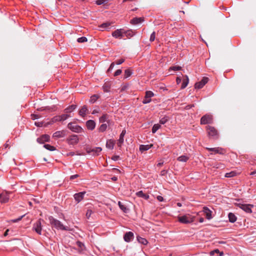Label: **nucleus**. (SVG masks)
I'll return each instance as SVG.
<instances>
[{"label": "nucleus", "mask_w": 256, "mask_h": 256, "mask_svg": "<svg viewBox=\"0 0 256 256\" xmlns=\"http://www.w3.org/2000/svg\"><path fill=\"white\" fill-rule=\"evenodd\" d=\"M49 220L50 224L55 228L62 230H68V227L64 226L60 221L54 218L53 217L50 216Z\"/></svg>", "instance_id": "nucleus-1"}, {"label": "nucleus", "mask_w": 256, "mask_h": 256, "mask_svg": "<svg viewBox=\"0 0 256 256\" xmlns=\"http://www.w3.org/2000/svg\"><path fill=\"white\" fill-rule=\"evenodd\" d=\"M208 135L214 140H216L218 138V130L212 126H206Z\"/></svg>", "instance_id": "nucleus-2"}, {"label": "nucleus", "mask_w": 256, "mask_h": 256, "mask_svg": "<svg viewBox=\"0 0 256 256\" xmlns=\"http://www.w3.org/2000/svg\"><path fill=\"white\" fill-rule=\"evenodd\" d=\"M178 221L182 224H190L194 222V217L190 214L184 215L178 217Z\"/></svg>", "instance_id": "nucleus-3"}, {"label": "nucleus", "mask_w": 256, "mask_h": 256, "mask_svg": "<svg viewBox=\"0 0 256 256\" xmlns=\"http://www.w3.org/2000/svg\"><path fill=\"white\" fill-rule=\"evenodd\" d=\"M212 123V116L210 114H206L200 119L201 124H206Z\"/></svg>", "instance_id": "nucleus-4"}, {"label": "nucleus", "mask_w": 256, "mask_h": 256, "mask_svg": "<svg viewBox=\"0 0 256 256\" xmlns=\"http://www.w3.org/2000/svg\"><path fill=\"white\" fill-rule=\"evenodd\" d=\"M11 192H3L0 194V202L2 203H6L8 202L10 199V194Z\"/></svg>", "instance_id": "nucleus-5"}, {"label": "nucleus", "mask_w": 256, "mask_h": 256, "mask_svg": "<svg viewBox=\"0 0 256 256\" xmlns=\"http://www.w3.org/2000/svg\"><path fill=\"white\" fill-rule=\"evenodd\" d=\"M41 221L42 220L39 219L38 221L36 222V223L34 224L32 228L33 230H34L36 231V232L39 234H41V232L42 230V224Z\"/></svg>", "instance_id": "nucleus-6"}, {"label": "nucleus", "mask_w": 256, "mask_h": 256, "mask_svg": "<svg viewBox=\"0 0 256 256\" xmlns=\"http://www.w3.org/2000/svg\"><path fill=\"white\" fill-rule=\"evenodd\" d=\"M66 142L69 144L75 145L78 142L79 139L78 136L72 135L66 139Z\"/></svg>", "instance_id": "nucleus-7"}, {"label": "nucleus", "mask_w": 256, "mask_h": 256, "mask_svg": "<svg viewBox=\"0 0 256 256\" xmlns=\"http://www.w3.org/2000/svg\"><path fill=\"white\" fill-rule=\"evenodd\" d=\"M238 206L240 208L248 213H251L252 212L251 210V208L253 207V205L252 204H238Z\"/></svg>", "instance_id": "nucleus-8"}, {"label": "nucleus", "mask_w": 256, "mask_h": 256, "mask_svg": "<svg viewBox=\"0 0 256 256\" xmlns=\"http://www.w3.org/2000/svg\"><path fill=\"white\" fill-rule=\"evenodd\" d=\"M208 80V78L207 77H204L201 81L196 83L194 86L196 88L200 89L202 88Z\"/></svg>", "instance_id": "nucleus-9"}, {"label": "nucleus", "mask_w": 256, "mask_h": 256, "mask_svg": "<svg viewBox=\"0 0 256 256\" xmlns=\"http://www.w3.org/2000/svg\"><path fill=\"white\" fill-rule=\"evenodd\" d=\"M68 128L72 131L76 132H82V128L80 126L75 125L74 124L70 122L68 125Z\"/></svg>", "instance_id": "nucleus-10"}, {"label": "nucleus", "mask_w": 256, "mask_h": 256, "mask_svg": "<svg viewBox=\"0 0 256 256\" xmlns=\"http://www.w3.org/2000/svg\"><path fill=\"white\" fill-rule=\"evenodd\" d=\"M112 36L117 38H122L124 37V30L123 29L117 30L112 32Z\"/></svg>", "instance_id": "nucleus-11"}, {"label": "nucleus", "mask_w": 256, "mask_h": 256, "mask_svg": "<svg viewBox=\"0 0 256 256\" xmlns=\"http://www.w3.org/2000/svg\"><path fill=\"white\" fill-rule=\"evenodd\" d=\"M206 149L210 152H212V154H224V150L222 148H207Z\"/></svg>", "instance_id": "nucleus-12"}, {"label": "nucleus", "mask_w": 256, "mask_h": 256, "mask_svg": "<svg viewBox=\"0 0 256 256\" xmlns=\"http://www.w3.org/2000/svg\"><path fill=\"white\" fill-rule=\"evenodd\" d=\"M102 149L100 147L95 148L92 149L88 148H87L86 149L87 153L90 154L91 152H92L94 154L96 155V156L98 155V154L102 151Z\"/></svg>", "instance_id": "nucleus-13"}, {"label": "nucleus", "mask_w": 256, "mask_h": 256, "mask_svg": "<svg viewBox=\"0 0 256 256\" xmlns=\"http://www.w3.org/2000/svg\"><path fill=\"white\" fill-rule=\"evenodd\" d=\"M85 194L86 192H83L74 194V200L77 202V203L80 202L84 198Z\"/></svg>", "instance_id": "nucleus-14"}, {"label": "nucleus", "mask_w": 256, "mask_h": 256, "mask_svg": "<svg viewBox=\"0 0 256 256\" xmlns=\"http://www.w3.org/2000/svg\"><path fill=\"white\" fill-rule=\"evenodd\" d=\"M134 238V234L131 232H126L124 236V240L126 242H130L131 241V240Z\"/></svg>", "instance_id": "nucleus-15"}, {"label": "nucleus", "mask_w": 256, "mask_h": 256, "mask_svg": "<svg viewBox=\"0 0 256 256\" xmlns=\"http://www.w3.org/2000/svg\"><path fill=\"white\" fill-rule=\"evenodd\" d=\"M87 128L90 130H93L96 127V123L92 120H88L86 122Z\"/></svg>", "instance_id": "nucleus-16"}, {"label": "nucleus", "mask_w": 256, "mask_h": 256, "mask_svg": "<svg viewBox=\"0 0 256 256\" xmlns=\"http://www.w3.org/2000/svg\"><path fill=\"white\" fill-rule=\"evenodd\" d=\"M126 134V130H124L122 131V133L120 134L119 140H118V147H120L122 146V144L124 142V138Z\"/></svg>", "instance_id": "nucleus-17"}, {"label": "nucleus", "mask_w": 256, "mask_h": 256, "mask_svg": "<svg viewBox=\"0 0 256 256\" xmlns=\"http://www.w3.org/2000/svg\"><path fill=\"white\" fill-rule=\"evenodd\" d=\"M144 20L143 18H134L131 20L130 23L132 24H137L142 22Z\"/></svg>", "instance_id": "nucleus-18"}, {"label": "nucleus", "mask_w": 256, "mask_h": 256, "mask_svg": "<svg viewBox=\"0 0 256 256\" xmlns=\"http://www.w3.org/2000/svg\"><path fill=\"white\" fill-rule=\"evenodd\" d=\"M66 135V132L64 130L57 131L53 134V137L56 138H62Z\"/></svg>", "instance_id": "nucleus-19"}, {"label": "nucleus", "mask_w": 256, "mask_h": 256, "mask_svg": "<svg viewBox=\"0 0 256 256\" xmlns=\"http://www.w3.org/2000/svg\"><path fill=\"white\" fill-rule=\"evenodd\" d=\"M204 212L206 214V216L207 219L210 220L212 218V211L210 210L207 207L204 208Z\"/></svg>", "instance_id": "nucleus-20"}, {"label": "nucleus", "mask_w": 256, "mask_h": 256, "mask_svg": "<svg viewBox=\"0 0 256 256\" xmlns=\"http://www.w3.org/2000/svg\"><path fill=\"white\" fill-rule=\"evenodd\" d=\"M50 140V136L46 134L42 136L38 139V141L44 143L45 142H48Z\"/></svg>", "instance_id": "nucleus-21"}, {"label": "nucleus", "mask_w": 256, "mask_h": 256, "mask_svg": "<svg viewBox=\"0 0 256 256\" xmlns=\"http://www.w3.org/2000/svg\"><path fill=\"white\" fill-rule=\"evenodd\" d=\"M153 146L152 144H147V145H140V150L141 152L146 151L148 150H149L150 148H151Z\"/></svg>", "instance_id": "nucleus-22"}, {"label": "nucleus", "mask_w": 256, "mask_h": 256, "mask_svg": "<svg viewBox=\"0 0 256 256\" xmlns=\"http://www.w3.org/2000/svg\"><path fill=\"white\" fill-rule=\"evenodd\" d=\"M88 110L86 106H82V108L79 110V114L82 117H84L86 114Z\"/></svg>", "instance_id": "nucleus-23"}, {"label": "nucleus", "mask_w": 256, "mask_h": 256, "mask_svg": "<svg viewBox=\"0 0 256 256\" xmlns=\"http://www.w3.org/2000/svg\"><path fill=\"white\" fill-rule=\"evenodd\" d=\"M100 96V94H94L92 96H91L90 100V102L93 104L98 99Z\"/></svg>", "instance_id": "nucleus-24"}, {"label": "nucleus", "mask_w": 256, "mask_h": 256, "mask_svg": "<svg viewBox=\"0 0 256 256\" xmlns=\"http://www.w3.org/2000/svg\"><path fill=\"white\" fill-rule=\"evenodd\" d=\"M114 141L112 140H109L107 141L106 144V146L107 148L112 150L114 148Z\"/></svg>", "instance_id": "nucleus-25"}, {"label": "nucleus", "mask_w": 256, "mask_h": 256, "mask_svg": "<svg viewBox=\"0 0 256 256\" xmlns=\"http://www.w3.org/2000/svg\"><path fill=\"white\" fill-rule=\"evenodd\" d=\"M189 159V157L186 155L181 156L178 158L177 160L181 162H186Z\"/></svg>", "instance_id": "nucleus-26"}, {"label": "nucleus", "mask_w": 256, "mask_h": 256, "mask_svg": "<svg viewBox=\"0 0 256 256\" xmlns=\"http://www.w3.org/2000/svg\"><path fill=\"white\" fill-rule=\"evenodd\" d=\"M136 194L140 198H143L146 200H148L149 198V196L144 194L142 191H139L136 193Z\"/></svg>", "instance_id": "nucleus-27"}, {"label": "nucleus", "mask_w": 256, "mask_h": 256, "mask_svg": "<svg viewBox=\"0 0 256 256\" xmlns=\"http://www.w3.org/2000/svg\"><path fill=\"white\" fill-rule=\"evenodd\" d=\"M228 217L230 222H234L236 220V217L234 214H232V212L229 213V214L228 215Z\"/></svg>", "instance_id": "nucleus-28"}, {"label": "nucleus", "mask_w": 256, "mask_h": 256, "mask_svg": "<svg viewBox=\"0 0 256 256\" xmlns=\"http://www.w3.org/2000/svg\"><path fill=\"white\" fill-rule=\"evenodd\" d=\"M76 107V105L72 104V105L68 107L67 108H66L64 110V112L66 113L70 112L72 111H73L74 110H75Z\"/></svg>", "instance_id": "nucleus-29"}, {"label": "nucleus", "mask_w": 256, "mask_h": 256, "mask_svg": "<svg viewBox=\"0 0 256 256\" xmlns=\"http://www.w3.org/2000/svg\"><path fill=\"white\" fill-rule=\"evenodd\" d=\"M137 240H138V242L142 244H144V245H146L148 244V241L146 239V238H142L140 236H138L137 237Z\"/></svg>", "instance_id": "nucleus-30"}, {"label": "nucleus", "mask_w": 256, "mask_h": 256, "mask_svg": "<svg viewBox=\"0 0 256 256\" xmlns=\"http://www.w3.org/2000/svg\"><path fill=\"white\" fill-rule=\"evenodd\" d=\"M110 88V86L109 83H105L102 86V90L104 92H108Z\"/></svg>", "instance_id": "nucleus-31"}, {"label": "nucleus", "mask_w": 256, "mask_h": 256, "mask_svg": "<svg viewBox=\"0 0 256 256\" xmlns=\"http://www.w3.org/2000/svg\"><path fill=\"white\" fill-rule=\"evenodd\" d=\"M108 116L107 114H104L100 118V122H108Z\"/></svg>", "instance_id": "nucleus-32"}, {"label": "nucleus", "mask_w": 256, "mask_h": 256, "mask_svg": "<svg viewBox=\"0 0 256 256\" xmlns=\"http://www.w3.org/2000/svg\"><path fill=\"white\" fill-rule=\"evenodd\" d=\"M236 175V172L234 171H232L230 172H227L225 174V176L226 178H232Z\"/></svg>", "instance_id": "nucleus-33"}, {"label": "nucleus", "mask_w": 256, "mask_h": 256, "mask_svg": "<svg viewBox=\"0 0 256 256\" xmlns=\"http://www.w3.org/2000/svg\"><path fill=\"white\" fill-rule=\"evenodd\" d=\"M215 254H220V256H222L224 252H220L218 249H216L210 252V256H214Z\"/></svg>", "instance_id": "nucleus-34"}, {"label": "nucleus", "mask_w": 256, "mask_h": 256, "mask_svg": "<svg viewBox=\"0 0 256 256\" xmlns=\"http://www.w3.org/2000/svg\"><path fill=\"white\" fill-rule=\"evenodd\" d=\"M110 24L108 22H104L100 26H99L100 28H102L103 30L107 29L110 26Z\"/></svg>", "instance_id": "nucleus-35"}, {"label": "nucleus", "mask_w": 256, "mask_h": 256, "mask_svg": "<svg viewBox=\"0 0 256 256\" xmlns=\"http://www.w3.org/2000/svg\"><path fill=\"white\" fill-rule=\"evenodd\" d=\"M118 204L120 206V208L124 212H126L128 211V208L126 207L124 205L122 204V203L120 202H118Z\"/></svg>", "instance_id": "nucleus-36"}, {"label": "nucleus", "mask_w": 256, "mask_h": 256, "mask_svg": "<svg viewBox=\"0 0 256 256\" xmlns=\"http://www.w3.org/2000/svg\"><path fill=\"white\" fill-rule=\"evenodd\" d=\"M169 120V118L166 116L160 120V123L162 124H165Z\"/></svg>", "instance_id": "nucleus-37"}, {"label": "nucleus", "mask_w": 256, "mask_h": 256, "mask_svg": "<svg viewBox=\"0 0 256 256\" xmlns=\"http://www.w3.org/2000/svg\"><path fill=\"white\" fill-rule=\"evenodd\" d=\"M188 82V78L187 76H186V78L184 79L183 80V82H182V84L181 86L182 88H185L187 86Z\"/></svg>", "instance_id": "nucleus-38"}, {"label": "nucleus", "mask_w": 256, "mask_h": 256, "mask_svg": "<svg viewBox=\"0 0 256 256\" xmlns=\"http://www.w3.org/2000/svg\"><path fill=\"white\" fill-rule=\"evenodd\" d=\"M160 128V125L159 124H154L152 128V132L153 134L155 133Z\"/></svg>", "instance_id": "nucleus-39"}, {"label": "nucleus", "mask_w": 256, "mask_h": 256, "mask_svg": "<svg viewBox=\"0 0 256 256\" xmlns=\"http://www.w3.org/2000/svg\"><path fill=\"white\" fill-rule=\"evenodd\" d=\"M44 148H45L46 150H49L50 151H54L56 150L55 147L54 146H50V144H46L44 146Z\"/></svg>", "instance_id": "nucleus-40"}, {"label": "nucleus", "mask_w": 256, "mask_h": 256, "mask_svg": "<svg viewBox=\"0 0 256 256\" xmlns=\"http://www.w3.org/2000/svg\"><path fill=\"white\" fill-rule=\"evenodd\" d=\"M107 128V124H102L99 128L98 130L100 132H104Z\"/></svg>", "instance_id": "nucleus-41"}, {"label": "nucleus", "mask_w": 256, "mask_h": 256, "mask_svg": "<svg viewBox=\"0 0 256 256\" xmlns=\"http://www.w3.org/2000/svg\"><path fill=\"white\" fill-rule=\"evenodd\" d=\"M60 121H62V118H61L60 116H56L52 118V122H60Z\"/></svg>", "instance_id": "nucleus-42"}, {"label": "nucleus", "mask_w": 256, "mask_h": 256, "mask_svg": "<svg viewBox=\"0 0 256 256\" xmlns=\"http://www.w3.org/2000/svg\"><path fill=\"white\" fill-rule=\"evenodd\" d=\"M108 0H97L96 1V4L98 5H100L102 4H106L108 3Z\"/></svg>", "instance_id": "nucleus-43"}, {"label": "nucleus", "mask_w": 256, "mask_h": 256, "mask_svg": "<svg viewBox=\"0 0 256 256\" xmlns=\"http://www.w3.org/2000/svg\"><path fill=\"white\" fill-rule=\"evenodd\" d=\"M88 40L86 37L82 36L78 38L77 41L78 42L82 43L87 42Z\"/></svg>", "instance_id": "nucleus-44"}, {"label": "nucleus", "mask_w": 256, "mask_h": 256, "mask_svg": "<svg viewBox=\"0 0 256 256\" xmlns=\"http://www.w3.org/2000/svg\"><path fill=\"white\" fill-rule=\"evenodd\" d=\"M154 93L151 91H147L146 92V98H150L152 96H154Z\"/></svg>", "instance_id": "nucleus-45"}, {"label": "nucleus", "mask_w": 256, "mask_h": 256, "mask_svg": "<svg viewBox=\"0 0 256 256\" xmlns=\"http://www.w3.org/2000/svg\"><path fill=\"white\" fill-rule=\"evenodd\" d=\"M132 32L130 30H127V31H124V36H126L127 37H131L132 36Z\"/></svg>", "instance_id": "nucleus-46"}, {"label": "nucleus", "mask_w": 256, "mask_h": 256, "mask_svg": "<svg viewBox=\"0 0 256 256\" xmlns=\"http://www.w3.org/2000/svg\"><path fill=\"white\" fill-rule=\"evenodd\" d=\"M132 72L130 70H126L124 71V78H127L131 76Z\"/></svg>", "instance_id": "nucleus-47"}, {"label": "nucleus", "mask_w": 256, "mask_h": 256, "mask_svg": "<svg viewBox=\"0 0 256 256\" xmlns=\"http://www.w3.org/2000/svg\"><path fill=\"white\" fill-rule=\"evenodd\" d=\"M76 245L81 249V250H83L84 247V244L79 241L76 242Z\"/></svg>", "instance_id": "nucleus-48"}, {"label": "nucleus", "mask_w": 256, "mask_h": 256, "mask_svg": "<svg viewBox=\"0 0 256 256\" xmlns=\"http://www.w3.org/2000/svg\"><path fill=\"white\" fill-rule=\"evenodd\" d=\"M156 38V33L154 32L150 35V42H153L154 40Z\"/></svg>", "instance_id": "nucleus-49"}, {"label": "nucleus", "mask_w": 256, "mask_h": 256, "mask_svg": "<svg viewBox=\"0 0 256 256\" xmlns=\"http://www.w3.org/2000/svg\"><path fill=\"white\" fill-rule=\"evenodd\" d=\"M151 102V99L150 98H146V96H145L144 99L142 100V102L144 104H148Z\"/></svg>", "instance_id": "nucleus-50"}, {"label": "nucleus", "mask_w": 256, "mask_h": 256, "mask_svg": "<svg viewBox=\"0 0 256 256\" xmlns=\"http://www.w3.org/2000/svg\"><path fill=\"white\" fill-rule=\"evenodd\" d=\"M30 116L31 118L33 120L38 119L40 118V116L38 114H32Z\"/></svg>", "instance_id": "nucleus-51"}, {"label": "nucleus", "mask_w": 256, "mask_h": 256, "mask_svg": "<svg viewBox=\"0 0 256 256\" xmlns=\"http://www.w3.org/2000/svg\"><path fill=\"white\" fill-rule=\"evenodd\" d=\"M60 116L62 118V121H63L67 119L68 117L70 116L68 114H64Z\"/></svg>", "instance_id": "nucleus-52"}, {"label": "nucleus", "mask_w": 256, "mask_h": 256, "mask_svg": "<svg viewBox=\"0 0 256 256\" xmlns=\"http://www.w3.org/2000/svg\"><path fill=\"white\" fill-rule=\"evenodd\" d=\"M92 213V211L91 210H88L86 213V216L87 217V218H88L90 216Z\"/></svg>", "instance_id": "nucleus-53"}, {"label": "nucleus", "mask_w": 256, "mask_h": 256, "mask_svg": "<svg viewBox=\"0 0 256 256\" xmlns=\"http://www.w3.org/2000/svg\"><path fill=\"white\" fill-rule=\"evenodd\" d=\"M114 62H112L110 64V68L108 70V72H110L111 70H112L114 68Z\"/></svg>", "instance_id": "nucleus-54"}, {"label": "nucleus", "mask_w": 256, "mask_h": 256, "mask_svg": "<svg viewBox=\"0 0 256 256\" xmlns=\"http://www.w3.org/2000/svg\"><path fill=\"white\" fill-rule=\"evenodd\" d=\"M122 72V71L120 70H116L114 74V76H119L120 74H121Z\"/></svg>", "instance_id": "nucleus-55"}, {"label": "nucleus", "mask_w": 256, "mask_h": 256, "mask_svg": "<svg viewBox=\"0 0 256 256\" xmlns=\"http://www.w3.org/2000/svg\"><path fill=\"white\" fill-rule=\"evenodd\" d=\"M24 216V215H23L21 216H20L18 218H16V219H14V220H12V222H18V221L20 220H22V218Z\"/></svg>", "instance_id": "nucleus-56"}, {"label": "nucleus", "mask_w": 256, "mask_h": 256, "mask_svg": "<svg viewBox=\"0 0 256 256\" xmlns=\"http://www.w3.org/2000/svg\"><path fill=\"white\" fill-rule=\"evenodd\" d=\"M124 61V60L123 59V58H121L119 60H118L116 62V64H122V63H123Z\"/></svg>", "instance_id": "nucleus-57"}, {"label": "nucleus", "mask_w": 256, "mask_h": 256, "mask_svg": "<svg viewBox=\"0 0 256 256\" xmlns=\"http://www.w3.org/2000/svg\"><path fill=\"white\" fill-rule=\"evenodd\" d=\"M171 68L174 70H180L181 67L179 66H175L172 67Z\"/></svg>", "instance_id": "nucleus-58"}, {"label": "nucleus", "mask_w": 256, "mask_h": 256, "mask_svg": "<svg viewBox=\"0 0 256 256\" xmlns=\"http://www.w3.org/2000/svg\"><path fill=\"white\" fill-rule=\"evenodd\" d=\"M79 177V175L78 174H74V175H72V176H70V180H74V178H77Z\"/></svg>", "instance_id": "nucleus-59"}, {"label": "nucleus", "mask_w": 256, "mask_h": 256, "mask_svg": "<svg viewBox=\"0 0 256 256\" xmlns=\"http://www.w3.org/2000/svg\"><path fill=\"white\" fill-rule=\"evenodd\" d=\"M157 200L160 202H162L164 200L163 198L160 196H157Z\"/></svg>", "instance_id": "nucleus-60"}, {"label": "nucleus", "mask_w": 256, "mask_h": 256, "mask_svg": "<svg viewBox=\"0 0 256 256\" xmlns=\"http://www.w3.org/2000/svg\"><path fill=\"white\" fill-rule=\"evenodd\" d=\"M74 155H75V152H70L66 154L67 156H74Z\"/></svg>", "instance_id": "nucleus-61"}, {"label": "nucleus", "mask_w": 256, "mask_h": 256, "mask_svg": "<svg viewBox=\"0 0 256 256\" xmlns=\"http://www.w3.org/2000/svg\"><path fill=\"white\" fill-rule=\"evenodd\" d=\"M9 232V230H6V231L4 233V236H6L8 234V232Z\"/></svg>", "instance_id": "nucleus-62"}, {"label": "nucleus", "mask_w": 256, "mask_h": 256, "mask_svg": "<svg viewBox=\"0 0 256 256\" xmlns=\"http://www.w3.org/2000/svg\"><path fill=\"white\" fill-rule=\"evenodd\" d=\"M112 180L113 181H116V180H117L118 178L116 176H113L112 178Z\"/></svg>", "instance_id": "nucleus-63"}, {"label": "nucleus", "mask_w": 256, "mask_h": 256, "mask_svg": "<svg viewBox=\"0 0 256 256\" xmlns=\"http://www.w3.org/2000/svg\"><path fill=\"white\" fill-rule=\"evenodd\" d=\"M118 158H119V156H114L112 158V159H113L114 160H117L118 159Z\"/></svg>", "instance_id": "nucleus-64"}]
</instances>
